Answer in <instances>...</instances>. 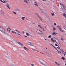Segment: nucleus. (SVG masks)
<instances>
[{
    "instance_id": "obj_46",
    "label": "nucleus",
    "mask_w": 66,
    "mask_h": 66,
    "mask_svg": "<svg viewBox=\"0 0 66 66\" xmlns=\"http://www.w3.org/2000/svg\"><path fill=\"white\" fill-rule=\"evenodd\" d=\"M57 48H58V49H60V47L59 46H58L57 47Z\"/></svg>"
},
{
    "instance_id": "obj_9",
    "label": "nucleus",
    "mask_w": 66,
    "mask_h": 66,
    "mask_svg": "<svg viewBox=\"0 0 66 66\" xmlns=\"http://www.w3.org/2000/svg\"><path fill=\"white\" fill-rule=\"evenodd\" d=\"M23 48L24 49H25V50L26 51H28V50H29V49H28L27 48H26V47L24 46L23 47Z\"/></svg>"
},
{
    "instance_id": "obj_48",
    "label": "nucleus",
    "mask_w": 66,
    "mask_h": 66,
    "mask_svg": "<svg viewBox=\"0 0 66 66\" xmlns=\"http://www.w3.org/2000/svg\"><path fill=\"white\" fill-rule=\"evenodd\" d=\"M53 47H54L55 49H56V47H54V46H53Z\"/></svg>"
},
{
    "instance_id": "obj_21",
    "label": "nucleus",
    "mask_w": 66,
    "mask_h": 66,
    "mask_svg": "<svg viewBox=\"0 0 66 66\" xmlns=\"http://www.w3.org/2000/svg\"><path fill=\"white\" fill-rule=\"evenodd\" d=\"M14 33H15V34H17V35H19V36H21V35L18 34V33H17V32H15L14 31Z\"/></svg>"
},
{
    "instance_id": "obj_2",
    "label": "nucleus",
    "mask_w": 66,
    "mask_h": 66,
    "mask_svg": "<svg viewBox=\"0 0 66 66\" xmlns=\"http://www.w3.org/2000/svg\"><path fill=\"white\" fill-rule=\"evenodd\" d=\"M51 39L52 40V42L53 43L55 42L57 44L58 43L60 44V42L59 41V40L55 37H54L53 38H51Z\"/></svg>"
},
{
    "instance_id": "obj_58",
    "label": "nucleus",
    "mask_w": 66,
    "mask_h": 66,
    "mask_svg": "<svg viewBox=\"0 0 66 66\" xmlns=\"http://www.w3.org/2000/svg\"><path fill=\"white\" fill-rule=\"evenodd\" d=\"M58 51V53H60V52H59L58 51Z\"/></svg>"
},
{
    "instance_id": "obj_32",
    "label": "nucleus",
    "mask_w": 66,
    "mask_h": 66,
    "mask_svg": "<svg viewBox=\"0 0 66 66\" xmlns=\"http://www.w3.org/2000/svg\"><path fill=\"white\" fill-rule=\"evenodd\" d=\"M7 1H3V3H5L6 2H7Z\"/></svg>"
},
{
    "instance_id": "obj_59",
    "label": "nucleus",
    "mask_w": 66,
    "mask_h": 66,
    "mask_svg": "<svg viewBox=\"0 0 66 66\" xmlns=\"http://www.w3.org/2000/svg\"><path fill=\"white\" fill-rule=\"evenodd\" d=\"M45 40H47V39H45Z\"/></svg>"
},
{
    "instance_id": "obj_4",
    "label": "nucleus",
    "mask_w": 66,
    "mask_h": 66,
    "mask_svg": "<svg viewBox=\"0 0 66 66\" xmlns=\"http://www.w3.org/2000/svg\"><path fill=\"white\" fill-rule=\"evenodd\" d=\"M41 11L42 13H43L44 15H45V16H46V15H47V13H46V11H45L44 10L42 9L41 10Z\"/></svg>"
},
{
    "instance_id": "obj_34",
    "label": "nucleus",
    "mask_w": 66,
    "mask_h": 66,
    "mask_svg": "<svg viewBox=\"0 0 66 66\" xmlns=\"http://www.w3.org/2000/svg\"><path fill=\"white\" fill-rule=\"evenodd\" d=\"M54 24L55 26H56V23H54Z\"/></svg>"
},
{
    "instance_id": "obj_13",
    "label": "nucleus",
    "mask_w": 66,
    "mask_h": 66,
    "mask_svg": "<svg viewBox=\"0 0 66 66\" xmlns=\"http://www.w3.org/2000/svg\"><path fill=\"white\" fill-rule=\"evenodd\" d=\"M28 45H30V46H32V44H31V43L29 42H27Z\"/></svg>"
},
{
    "instance_id": "obj_37",
    "label": "nucleus",
    "mask_w": 66,
    "mask_h": 66,
    "mask_svg": "<svg viewBox=\"0 0 66 66\" xmlns=\"http://www.w3.org/2000/svg\"><path fill=\"white\" fill-rule=\"evenodd\" d=\"M34 4H37V2H34Z\"/></svg>"
},
{
    "instance_id": "obj_57",
    "label": "nucleus",
    "mask_w": 66,
    "mask_h": 66,
    "mask_svg": "<svg viewBox=\"0 0 66 66\" xmlns=\"http://www.w3.org/2000/svg\"><path fill=\"white\" fill-rule=\"evenodd\" d=\"M63 7H65V6H63Z\"/></svg>"
},
{
    "instance_id": "obj_61",
    "label": "nucleus",
    "mask_w": 66,
    "mask_h": 66,
    "mask_svg": "<svg viewBox=\"0 0 66 66\" xmlns=\"http://www.w3.org/2000/svg\"><path fill=\"white\" fill-rule=\"evenodd\" d=\"M65 65H66V63H65Z\"/></svg>"
},
{
    "instance_id": "obj_20",
    "label": "nucleus",
    "mask_w": 66,
    "mask_h": 66,
    "mask_svg": "<svg viewBox=\"0 0 66 66\" xmlns=\"http://www.w3.org/2000/svg\"><path fill=\"white\" fill-rule=\"evenodd\" d=\"M61 59H62V60H63V61H64L65 60V58L63 57H62L61 58Z\"/></svg>"
},
{
    "instance_id": "obj_22",
    "label": "nucleus",
    "mask_w": 66,
    "mask_h": 66,
    "mask_svg": "<svg viewBox=\"0 0 66 66\" xmlns=\"http://www.w3.org/2000/svg\"><path fill=\"white\" fill-rule=\"evenodd\" d=\"M60 50L61 51H62V53H63L64 52V51L63 50V49H60Z\"/></svg>"
},
{
    "instance_id": "obj_28",
    "label": "nucleus",
    "mask_w": 66,
    "mask_h": 66,
    "mask_svg": "<svg viewBox=\"0 0 66 66\" xmlns=\"http://www.w3.org/2000/svg\"><path fill=\"white\" fill-rule=\"evenodd\" d=\"M52 36H51V35H50V36H49L48 37V38H51V37Z\"/></svg>"
},
{
    "instance_id": "obj_33",
    "label": "nucleus",
    "mask_w": 66,
    "mask_h": 66,
    "mask_svg": "<svg viewBox=\"0 0 66 66\" xmlns=\"http://www.w3.org/2000/svg\"><path fill=\"white\" fill-rule=\"evenodd\" d=\"M12 12L14 14H15V15H16L17 14H16V12H14V11H12Z\"/></svg>"
},
{
    "instance_id": "obj_17",
    "label": "nucleus",
    "mask_w": 66,
    "mask_h": 66,
    "mask_svg": "<svg viewBox=\"0 0 66 66\" xmlns=\"http://www.w3.org/2000/svg\"><path fill=\"white\" fill-rule=\"evenodd\" d=\"M56 34H57V33L55 32H53L52 34L53 35H56Z\"/></svg>"
},
{
    "instance_id": "obj_24",
    "label": "nucleus",
    "mask_w": 66,
    "mask_h": 66,
    "mask_svg": "<svg viewBox=\"0 0 66 66\" xmlns=\"http://www.w3.org/2000/svg\"><path fill=\"white\" fill-rule=\"evenodd\" d=\"M35 6H37V7H38V5L37 4H34Z\"/></svg>"
},
{
    "instance_id": "obj_29",
    "label": "nucleus",
    "mask_w": 66,
    "mask_h": 66,
    "mask_svg": "<svg viewBox=\"0 0 66 66\" xmlns=\"http://www.w3.org/2000/svg\"><path fill=\"white\" fill-rule=\"evenodd\" d=\"M16 31L18 32V33H20V32L18 30H16Z\"/></svg>"
},
{
    "instance_id": "obj_43",
    "label": "nucleus",
    "mask_w": 66,
    "mask_h": 66,
    "mask_svg": "<svg viewBox=\"0 0 66 66\" xmlns=\"http://www.w3.org/2000/svg\"><path fill=\"white\" fill-rule=\"evenodd\" d=\"M35 14H36V15H37V17H38V14H37V13H35Z\"/></svg>"
},
{
    "instance_id": "obj_30",
    "label": "nucleus",
    "mask_w": 66,
    "mask_h": 66,
    "mask_svg": "<svg viewBox=\"0 0 66 66\" xmlns=\"http://www.w3.org/2000/svg\"><path fill=\"white\" fill-rule=\"evenodd\" d=\"M51 14L52 16H54V14L53 13H51Z\"/></svg>"
},
{
    "instance_id": "obj_18",
    "label": "nucleus",
    "mask_w": 66,
    "mask_h": 66,
    "mask_svg": "<svg viewBox=\"0 0 66 66\" xmlns=\"http://www.w3.org/2000/svg\"><path fill=\"white\" fill-rule=\"evenodd\" d=\"M7 31H9V32H10V31H11V29H10V28L9 27L8 28Z\"/></svg>"
},
{
    "instance_id": "obj_54",
    "label": "nucleus",
    "mask_w": 66,
    "mask_h": 66,
    "mask_svg": "<svg viewBox=\"0 0 66 66\" xmlns=\"http://www.w3.org/2000/svg\"><path fill=\"white\" fill-rule=\"evenodd\" d=\"M64 53L65 54V55H66V52H64Z\"/></svg>"
},
{
    "instance_id": "obj_41",
    "label": "nucleus",
    "mask_w": 66,
    "mask_h": 66,
    "mask_svg": "<svg viewBox=\"0 0 66 66\" xmlns=\"http://www.w3.org/2000/svg\"><path fill=\"white\" fill-rule=\"evenodd\" d=\"M24 37H27V38L28 37V36H25V35H24Z\"/></svg>"
},
{
    "instance_id": "obj_10",
    "label": "nucleus",
    "mask_w": 66,
    "mask_h": 66,
    "mask_svg": "<svg viewBox=\"0 0 66 66\" xmlns=\"http://www.w3.org/2000/svg\"><path fill=\"white\" fill-rule=\"evenodd\" d=\"M38 26L39 27V28H40V29H44V28H43L42 27V26L41 25H38Z\"/></svg>"
},
{
    "instance_id": "obj_51",
    "label": "nucleus",
    "mask_w": 66,
    "mask_h": 66,
    "mask_svg": "<svg viewBox=\"0 0 66 66\" xmlns=\"http://www.w3.org/2000/svg\"><path fill=\"white\" fill-rule=\"evenodd\" d=\"M55 49L56 50H57V51H58V50H57V48H55Z\"/></svg>"
},
{
    "instance_id": "obj_5",
    "label": "nucleus",
    "mask_w": 66,
    "mask_h": 66,
    "mask_svg": "<svg viewBox=\"0 0 66 66\" xmlns=\"http://www.w3.org/2000/svg\"><path fill=\"white\" fill-rule=\"evenodd\" d=\"M57 27L58 28H59V30L60 31H61V32H64V30H62V28L60 27V26H58Z\"/></svg>"
},
{
    "instance_id": "obj_56",
    "label": "nucleus",
    "mask_w": 66,
    "mask_h": 66,
    "mask_svg": "<svg viewBox=\"0 0 66 66\" xmlns=\"http://www.w3.org/2000/svg\"><path fill=\"white\" fill-rule=\"evenodd\" d=\"M43 0V1H45V0Z\"/></svg>"
},
{
    "instance_id": "obj_11",
    "label": "nucleus",
    "mask_w": 66,
    "mask_h": 66,
    "mask_svg": "<svg viewBox=\"0 0 66 66\" xmlns=\"http://www.w3.org/2000/svg\"><path fill=\"white\" fill-rule=\"evenodd\" d=\"M21 19L23 20V21H24L25 20V17H22L21 18Z\"/></svg>"
},
{
    "instance_id": "obj_7",
    "label": "nucleus",
    "mask_w": 66,
    "mask_h": 66,
    "mask_svg": "<svg viewBox=\"0 0 66 66\" xmlns=\"http://www.w3.org/2000/svg\"><path fill=\"white\" fill-rule=\"evenodd\" d=\"M6 7H8V8H9V10H11L10 7H9V4L8 3H7V4H6Z\"/></svg>"
},
{
    "instance_id": "obj_62",
    "label": "nucleus",
    "mask_w": 66,
    "mask_h": 66,
    "mask_svg": "<svg viewBox=\"0 0 66 66\" xmlns=\"http://www.w3.org/2000/svg\"><path fill=\"white\" fill-rule=\"evenodd\" d=\"M46 49H47V48H46Z\"/></svg>"
},
{
    "instance_id": "obj_14",
    "label": "nucleus",
    "mask_w": 66,
    "mask_h": 66,
    "mask_svg": "<svg viewBox=\"0 0 66 66\" xmlns=\"http://www.w3.org/2000/svg\"><path fill=\"white\" fill-rule=\"evenodd\" d=\"M62 15L63 16H64L65 18H66V14L65 13H63Z\"/></svg>"
},
{
    "instance_id": "obj_42",
    "label": "nucleus",
    "mask_w": 66,
    "mask_h": 66,
    "mask_svg": "<svg viewBox=\"0 0 66 66\" xmlns=\"http://www.w3.org/2000/svg\"><path fill=\"white\" fill-rule=\"evenodd\" d=\"M2 14H3V15H4V12H2Z\"/></svg>"
},
{
    "instance_id": "obj_6",
    "label": "nucleus",
    "mask_w": 66,
    "mask_h": 66,
    "mask_svg": "<svg viewBox=\"0 0 66 66\" xmlns=\"http://www.w3.org/2000/svg\"><path fill=\"white\" fill-rule=\"evenodd\" d=\"M7 60H8V61H11V62H12V61H13L12 60V59L10 57H8L7 58Z\"/></svg>"
},
{
    "instance_id": "obj_47",
    "label": "nucleus",
    "mask_w": 66,
    "mask_h": 66,
    "mask_svg": "<svg viewBox=\"0 0 66 66\" xmlns=\"http://www.w3.org/2000/svg\"><path fill=\"white\" fill-rule=\"evenodd\" d=\"M43 31H45V32H46V30H45L43 29Z\"/></svg>"
},
{
    "instance_id": "obj_49",
    "label": "nucleus",
    "mask_w": 66,
    "mask_h": 66,
    "mask_svg": "<svg viewBox=\"0 0 66 66\" xmlns=\"http://www.w3.org/2000/svg\"><path fill=\"white\" fill-rule=\"evenodd\" d=\"M26 19L27 20H28V19L27 18H26Z\"/></svg>"
},
{
    "instance_id": "obj_60",
    "label": "nucleus",
    "mask_w": 66,
    "mask_h": 66,
    "mask_svg": "<svg viewBox=\"0 0 66 66\" xmlns=\"http://www.w3.org/2000/svg\"><path fill=\"white\" fill-rule=\"evenodd\" d=\"M60 53H61V54L62 53H61V52H60Z\"/></svg>"
},
{
    "instance_id": "obj_39",
    "label": "nucleus",
    "mask_w": 66,
    "mask_h": 66,
    "mask_svg": "<svg viewBox=\"0 0 66 66\" xmlns=\"http://www.w3.org/2000/svg\"><path fill=\"white\" fill-rule=\"evenodd\" d=\"M31 65L32 66H34V64H31Z\"/></svg>"
},
{
    "instance_id": "obj_45",
    "label": "nucleus",
    "mask_w": 66,
    "mask_h": 66,
    "mask_svg": "<svg viewBox=\"0 0 66 66\" xmlns=\"http://www.w3.org/2000/svg\"><path fill=\"white\" fill-rule=\"evenodd\" d=\"M0 1L1 2H2L3 3V1H2V0H1Z\"/></svg>"
},
{
    "instance_id": "obj_19",
    "label": "nucleus",
    "mask_w": 66,
    "mask_h": 66,
    "mask_svg": "<svg viewBox=\"0 0 66 66\" xmlns=\"http://www.w3.org/2000/svg\"><path fill=\"white\" fill-rule=\"evenodd\" d=\"M40 63L41 64H42V65H44V66H46V65H45L44 64V63H43V62H40Z\"/></svg>"
},
{
    "instance_id": "obj_52",
    "label": "nucleus",
    "mask_w": 66,
    "mask_h": 66,
    "mask_svg": "<svg viewBox=\"0 0 66 66\" xmlns=\"http://www.w3.org/2000/svg\"><path fill=\"white\" fill-rule=\"evenodd\" d=\"M51 45L53 47V45L52 44H51Z\"/></svg>"
},
{
    "instance_id": "obj_55",
    "label": "nucleus",
    "mask_w": 66,
    "mask_h": 66,
    "mask_svg": "<svg viewBox=\"0 0 66 66\" xmlns=\"http://www.w3.org/2000/svg\"><path fill=\"white\" fill-rule=\"evenodd\" d=\"M63 54H64V56H65V53H63Z\"/></svg>"
},
{
    "instance_id": "obj_26",
    "label": "nucleus",
    "mask_w": 66,
    "mask_h": 66,
    "mask_svg": "<svg viewBox=\"0 0 66 66\" xmlns=\"http://www.w3.org/2000/svg\"><path fill=\"white\" fill-rule=\"evenodd\" d=\"M55 30H56V28H55V27H54L53 28V30H54V31H55Z\"/></svg>"
},
{
    "instance_id": "obj_64",
    "label": "nucleus",
    "mask_w": 66,
    "mask_h": 66,
    "mask_svg": "<svg viewBox=\"0 0 66 66\" xmlns=\"http://www.w3.org/2000/svg\"><path fill=\"white\" fill-rule=\"evenodd\" d=\"M29 12H30V11H29Z\"/></svg>"
},
{
    "instance_id": "obj_16",
    "label": "nucleus",
    "mask_w": 66,
    "mask_h": 66,
    "mask_svg": "<svg viewBox=\"0 0 66 66\" xmlns=\"http://www.w3.org/2000/svg\"><path fill=\"white\" fill-rule=\"evenodd\" d=\"M18 44H19L20 45H21L22 46H23V44H22L20 42H18Z\"/></svg>"
},
{
    "instance_id": "obj_40",
    "label": "nucleus",
    "mask_w": 66,
    "mask_h": 66,
    "mask_svg": "<svg viewBox=\"0 0 66 66\" xmlns=\"http://www.w3.org/2000/svg\"><path fill=\"white\" fill-rule=\"evenodd\" d=\"M55 46H58V45H57V44H55Z\"/></svg>"
},
{
    "instance_id": "obj_25",
    "label": "nucleus",
    "mask_w": 66,
    "mask_h": 66,
    "mask_svg": "<svg viewBox=\"0 0 66 66\" xmlns=\"http://www.w3.org/2000/svg\"><path fill=\"white\" fill-rule=\"evenodd\" d=\"M26 35L28 36H30V34H29L28 33H26Z\"/></svg>"
},
{
    "instance_id": "obj_63",
    "label": "nucleus",
    "mask_w": 66,
    "mask_h": 66,
    "mask_svg": "<svg viewBox=\"0 0 66 66\" xmlns=\"http://www.w3.org/2000/svg\"><path fill=\"white\" fill-rule=\"evenodd\" d=\"M28 0V1H29V0Z\"/></svg>"
},
{
    "instance_id": "obj_3",
    "label": "nucleus",
    "mask_w": 66,
    "mask_h": 66,
    "mask_svg": "<svg viewBox=\"0 0 66 66\" xmlns=\"http://www.w3.org/2000/svg\"><path fill=\"white\" fill-rule=\"evenodd\" d=\"M36 32H37V33L40 34L41 35H45V34L43 32L38 30H36Z\"/></svg>"
},
{
    "instance_id": "obj_31",
    "label": "nucleus",
    "mask_w": 66,
    "mask_h": 66,
    "mask_svg": "<svg viewBox=\"0 0 66 66\" xmlns=\"http://www.w3.org/2000/svg\"><path fill=\"white\" fill-rule=\"evenodd\" d=\"M32 50L34 51H36V50H35V49H32Z\"/></svg>"
},
{
    "instance_id": "obj_36",
    "label": "nucleus",
    "mask_w": 66,
    "mask_h": 66,
    "mask_svg": "<svg viewBox=\"0 0 66 66\" xmlns=\"http://www.w3.org/2000/svg\"><path fill=\"white\" fill-rule=\"evenodd\" d=\"M63 28L64 29H65V30H66V27H64V26L63 27Z\"/></svg>"
},
{
    "instance_id": "obj_23",
    "label": "nucleus",
    "mask_w": 66,
    "mask_h": 66,
    "mask_svg": "<svg viewBox=\"0 0 66 66\" xmlns=\"http://www.w3.org/2000/svg\"><path fill=\"white\" fill-rule=\"evenodd\" d=\"M24 2H26V3H27V4H29V2L28 1H26V0H24Z\"/></svg>"
},
{
    "instance_id": "obj_27",
    "label": "nucleus",
    "mask_w": 66,
    "mask_h": 66,
    "mask_svg": "<svg viewBox=\"0 0 66 66\" xmlns=\"http://www.w3.org/2000/svg\"><path fill=\"white\" fill-rule=\"evenodd\" d=\"M55 62V63L56 64H57V65L58 66H59V65H60V64H58L57 63V62Z\"/></svg>"
},
{
    "instance_id": "obj_8",
    "label": "nucleus",
    "mask_w": 66,
    "mask_h": 66,
    "mask_svg": "<svg viewBox=\"0 0 66 66\" xmlns=\"http://www.w3.org/2000/svg\"><path fill=\"white\" fill-rule=\"evenodd\" d=\"M38 15V18H39V19L40 20H41V21H42L43 20V19H42V18H41V17L39 16V15Z\"/></svg>"
},
{
    "instance_id": "obj_38",
    "label": "nucleus",
    "mask_w": 66,
    "mask_h": 66,
    "mask_svg": "<svg viewBox=\"0 0 66 66\" xmlns=\"http://www.w3.org/2000/svg\"><path fill=\"white\" fill-rule=\"evenodd\" d=\"M8 56V55H7V54H6V55H5V57H7V56Z\"/></svg>"
},
{
    "instance_id": "obj_12",
    "label": "nucleus",
    "mask_w": 66,
    "mask_h": 66,
    "mask_svg": "<svg viewBox=\"0 0 66 66\" xmlns=\"http://www.w3.org/2000/svg\"><path fill=\"white\" fill-rule=\"evenodd\" d=\"M15 11H16V12H19V11H20V9H16L15 10Z\"/></svg>"
},
{
    "instance_id": "obj_44",
    "label": "nucleus",
    "mask_w": 66,
    "mask_h": 66,
    "mask_svg": "<svg viewBox=\"0 0 66 66\" xmlns=\"http://www.w3.org/2000/svg\"><path fill=\"white\" fill-rule=\"evenodd\" d=\"M12 33H15V31H12Z\"/></svg>"
},
{
    "instance_id": "obj_50",
    "label": "nucleus",
    "mask_w": 66,
    "mask_h": 66,
    "mask_svg": "<svg viewBox=\"0 0 66 66\" xmlns=\"http://www.w3.org/2000/svg\"><path fill=\"white\" fill-rule=\"evenodd\" d=\"M22 33H23V34H24V32L23 31Z\"/></svg>"
},
{
    "instance_id": "obj_53",
    "label": "nucleus",
    "mask_w": 66,
    "mask_h": 66,
    "mask_svg": "<svg viewBox=\"0 0 66 66\" xmlns=\"http://www.w3.org/2000/svg\"><path fill=\"white\" fill-rule=\"evenodd\" d=\"M36 51H37V52H39V51H37L36 50Z\"/></svg>"
},
{
    "instance_id": "obj_35",
    "label": "nucleus",
    "mask_w": 66,
    "mask_h": 66,
    "mask_svg": "<svg viewBox=\"0 0 66 66\" xmlns=\"http://www.w3.org/2000/svg\"><path fill=\"white\" fill-rule=\"evenodd\" d=\"M61 40H63V41H64V39L62 38H61Z\"/></svg>"
},
{
    "instance_id": "obj_15",
    "label": "nucleus",
    "mask_w": 66,
    "mask_h": 66,
    "mask_svg": "<svg viewBox=\"0 0 66 66\" xmlns=\"http://www.w3.org/2000/svg\"><path fill=\"white\" fill-rule=\"evenodd\" d=\"M10 66H17L16 65L11 63L10 64Z\"/></svg>"
},
{
    "instance_id": "obj_1",
    "label": "nucleus",
    "mask_w": 66,
    "mask_h": 66,
    "mask_svg": "<svg viewBox=\"0 0 66 66\" xmlns=\"http://www.w3.org/2000/svg\"><path fill=\"white\" fill-rule=\"evenodd\" d=\"M0 31H1L5 35V38H6V37H8V35L7 34V35H6V33L5 32L4 29L2 27L0 26Z\"/></svg>"
}]
</instances>
